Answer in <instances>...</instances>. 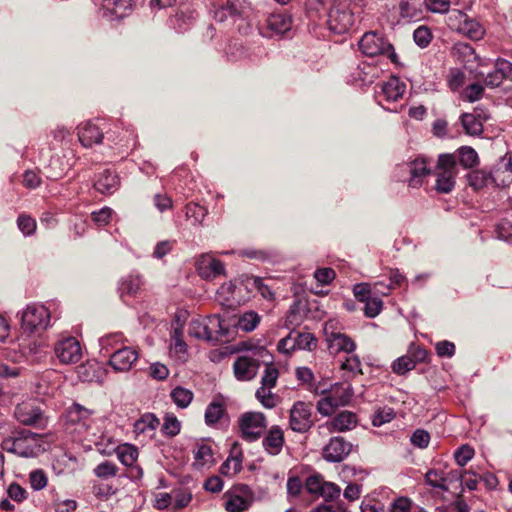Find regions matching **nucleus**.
<instances>
[{"instance_id": "obj_1", "label": "nucleus", "mask_w": 512, "mask_h": 512, "mask_svg": "<svg viewBox=\"0 0 512 512\" xmlns=\"http://www.w3.org/2000/svg\"><path fill=\"white\" fill-rule=\"evenodd\" d=\"M47 446L43 435L26 429L14 433L2 442L3 450L21 457H35L44 452Z\"/></svg>"}, {"instance_id": "obj_2", "label": "nucleus", "mask_w": 512, "mask_h": 512, "mask_svg": "<svg viewBox=\"0 0 512 512\" xmlns=\"http://www.w3.org/2000/svg\"><path fill=\"white\" fill-rule=\"evenodd\" d=\"M314 393L318 395H324L322 399L317 402V410L323 416L330 415L337 407L347 405L352 396L353 389L351 384L335 383L330 388H324L321 384H318Z\"/></svg>"}, {"instance_id": "obj_3", "label": "nucleus", "mask_w": 512, "mask_h": 512, "mask_svg": "<svg viewBox=\"0 0 512 512\" xmlns=\"http://www.w3.org/2000/svg\"><path fill=\"white\" fill-rule=\"evenodd\" d=\"M458 174L457 161L454 154H440L436 166L435 188L440 193L453 190Z\"/></svg>"}, {"instance_id": "obj_4", "label": "nucleus", "mask_w": 512, "mask_h": 512, "mask_svg": "<svg viewBox=\"0 0 512 512\" xmlns=\"http://www.w3.org/2000/svg\"><path fill=\"white\" fill-rule=\"evenodd\" d=\"M323 333L331 354L352 353L356 348L355 342L348 335L341 332L336 320L327 321L324 324Z\"/></svg>"}, {"instance_id": "obj_5", "label": "nucleus", "mask_w": 512, "mask_h": 512, "mask_svg": "<svg viewBox=\"0 0 512 512\" xmlns=\"http://www.w3.org/2000/svg\"><path fill=\"white\" fill-rule=\"evenodd\" d=\"M50 321V313L43 305H29L22 314V329L33 333L45 330Z\"/></svg>"}, {"instance_id": "obj_6", "label": "nucleus", "mask_w": 512, "mask_h": 512, "mask_svg": "<svg viewBox=\"0 0 512 512\" xmlns=\"http://www.w3.org/2000/svg\"><path fill=\"white\" fill-rule=\"evenodd\" d=\"M267 423L263 413L247 412L239 418L241 436L246 441L252 442L260 438L266 429Z\"/></svg>"}, {"instance_id": "obj_7", "label": "nucleus", "mask_w": 512, "mask_h": 512, "mask_svg": "<svg viewBox=\"0 0 512 512\" xmlns=\"http://www.w3.org/2000/svg\"><path fill=\"white\" fill-rule=\"evenodd\" d=\"M241 8L242 3L240 0H228L224 6L217 9L214 13L216 23L223 24V26L214 27V29H232L231 26L237 21L242 23L244 20Z\"/></svg>"}, {"instance_id": "obj_8", "label": "nucleus", "mask_w": 512, "mask_h": 512, "mask_svg": "<svg viewBox=\"0 0 512 512\" xmlns=\"http://www.w3.org/2000/svg\"><path fill=\"white\" fill-rule=\"evenodd\" d=\"M290 427L298 433L307 432L313 425L311 405L299 401L290 410Z\"/></svg>"}, {"instance_id": "obj_9", "label": "nucleus", "mask_w": 512, "mask_h": 512, "mask_svg": "<svg viewBox=\"0 0 512 512\" xmlns=\"http://www.w3.org/2000/svg\"><path fill=\"white\" fill-rule=\"evenodd\" d=\"M56 357L62 364H74L82 358V348L74 337L59 340L54 347Z\"/></svg>"}, {"instance_id": "obj_10", "label": "nucleus", "mask_w": 512, "mask_h": 512, "mask_svg": "<svg viewBox=\"0 0 512 512\" xmlns=\"http://www.w3.org/2000/svg\"><path fill=\"white\" fill-rule=\"evenodd\" d=\"M357 416L350 411H342L332 419L318 426L320 434H332L335 432H346L355 428Z\"/></svg>"}, {"instance_id": "obj_11", "label": "nucleus", "mask_w": 512, "mask_h": 512, "mask_svg": "<svg viewBox=\"0 0 512 512\" xmlns=\"http://www.w3.org/2000/svg\"><path fill=\"white\" fill-rule=\"evenodd\" d=\"M92 413L91 410L79 404H73L66 411L67 429L75 426L71 432L82 433L90 426Z\"/></svg>"}, {"instance_id": "obj_12", "label": "nucleus", "mask_w": 512, "mask_h": 512, "mask_svg": "<svg viewBox=\"0 0 512 512\" xmlns=\"http://www.w3.org/2000/svg\"><path fill=\"white\" fill-rule=\"evenodd\" d=\"M352 444L343 437H332L323 448V458L332 463L342 462L351 452Z\"/></svg>"}, {"instance_id": "obj_13", "label": "nucleus", "mask_w": 512, "mask_h": 512, "mask_svg": "<svg viewBox=\"0 0 512 512\" xmlns=\"http://www.w3.org/2000/svg\"><path fill=\"white\" fill-rule=\"evenodd\" d=\"M138 359V352L129 347L117 348L109 359V365L117 372L129 371Z\"/></svg>"}, {"instance_id": "obj_14", "label": "nucleus", "mask_w": 512, "mask_h": 512, "mask_svg": "<svg viewBox=\"0 0 512 512\" xmlns=\"http://www.w3.org/2000/svg\"><path fill=\"white\" fill-rule=\"evenodd\" d=\"M359 48L363 54L374 57L391 50L392 46L385 41L382 34H363L359 41Z\"/></svg>"}, {"instance_id": "obj_15", "label": "nucleus", "mask_w": 512, "mask_h": 512, "mask_svg": "<svg viewBox=\"0 0 512 512\" xmlns=\"http://www.w3.org/2000/svg\"><path fill=\"white\" fill-rule=\"evenodd\" d=\"M423 0H404L399 4L400 19L398 25L416 22L423 18Z\"/></svg>"}, {"instance_id": "obj_16", "label": "nucleus", "mask_w": 512, "mask_h": 512, "mask_svg": "<svg viewBox=\"0 0 512 512\" xmlns=\"http://www.w3.org/2000/svg\"><path fill=\"white\" fill-rule=\"evenodd\" d=\"M16 419L24 425H38L42 422V412L32 401H25L15 408Z\"/></svg>"}, {"instance_id": "obj_17", "label": "nucleus", "mask_w": 512, "mask_h": 512, "mask_svg": "<svg viewBox=\"0 0 512 512\" xmlns=\"http://www.w3.org/2000/svg\"><path fill=\"white\" fill-rule=\"evenodd\" d=\"M233 367L236 378L241 381H247L256 376L259 362L248 356H240L235 361Z\"/></svg>"}, {"instance_id": "obj_18", "label": "nucleus", "mask_w": 512, "mask_h": 512, "mask_svg": "<svg viewBox=\"0 0 512 512\" xmlns=\"http://www.w3.org/2000/svg\"><path fill=\"white\" fill-rule=\"evenodd\" d=\"M197 270L202 278L211 279L221 275L224 272V267L222 262L205 254L198 260Z\"/></svg>"}, {"instance_id": "obj_19", "label": "nucleus", "mask_w": 512, "mask_h": 512, "mask_svg": "<svg viewBox=\"0 0 512 512\" xmlns=\"http://www.w3.org/2000/svg\"><path fill=\"white\" fill-rule=\"evenodd\" d=\"M78 138L84 147H91L102 142L103 133L97 125L86 121L78 126Z\"/></svg>"}, {"instance_id": "obj_20", "label": "nucleus", "mask_w": 512, "mask_h": 512, "mask_svg": "<svg viewBox=\"0 0 512 512\" xmlns=\"http://www.w3.org/2000/svg\"><path fill=\"white\" fill-rule=\"evenodd\" d=\"M491 181L498 187H506L512 182V158L504 157L492 170Z\"/></svg>"}, {"instance_id": "obj_21", "label": "nucleus", "mask_w": 512, "mask_h": 512, "mask_svg": "<svg viewBox=\"0 0 512 512\" xmlns=\"http://www.w3.org/2000/svg\"><path fill=\"white\" fill-rule=\"evenodd\" d=\"M406 166L410 173V178L408 180L409 186L414 188L419 187L422 184L423 178L429 175L431 172V169L428 166L427 160L425 158H416L415 160L409 162Z\"/></svg>"}, {"instance_id": "obj_22", "label": "nucleus", "mask_w": 512, "mask_h": 512, "mask_svg": "<svg viewBox=\"0 0 512 512\" xmlns=\"http://www.w3.org/2000/svg\"><path fill=\"white\" fill-rule=\"evenodd\" d=\"M242 469V452L237 442H234L230 455L220 467V473L224 476L231 477Z\"/></svg>"}, {"instance_id": "obj_23", "label": "nucleus", "mask_w": 512, "mask_h": 512, "mask_svg": "<svg viewBox=\"0 0 512 512\" xmlns=\"http://www.w3.org/2000/svg\"><path fill=\"white\" fill-rule=\"evenodd\" d=\"M267 26L271 32H290L293 27V19L285 11L273 12L267 18Z\"/></svg>"}, {"instance_id": "obj_24", "label": "nucleus", "mask_w": 512, "mask_h": 512, "mask_svg": "<svg viewBox=\"0 0 512 512\" xmlns=\"http://www.w3.org/2000/svg\"><path fill=\"white\" fill-rule=\"evenodd\" d=\"M449 20H454L458 23L457 27L449 24L450 28L455 30V32H478L481 29L480 24L476 20L469 18L467 14L459 10H454Z\"/></svg>"}, {"instance_id": "obj_25", "label": "nucleus", "mask_w": 512, "mask_h": 512, "mask_svg": "<svg viewBox=\"0 0 512 512\" xmlns=\"http://www.w3.org/2000/svg\"><path fill=\"white\" fill-rule=\"evenodd\" d=\"M193 455V466L198 470L209 468L214 464V454L210 445L204 443L197 444L193 450Z\"/></svg>"}, {"instance_id": "obj_26", "label": "nucleus", "mask_w": 512, "mask_h": 512, "mask_svg": "<svg viewBox=\"0 0 512 512\" xmlns=\"http://www.w3.org/2000/svg\"><path fill=\"white\" fill-rule=\"evenodd\" d=\"M284 444L283 431L279 426H273L263 440L265 450L271 455L280 453Z\"/></svg>"}, {"instance_id": "obj_27", "label": "nucleus", "mask_w": 512, "mask_h": 512, "mask_svg": "<svg viewBox=\"0 0 512 512\" xmlns=\"http://www.w3.org/2000/svg\"><path fill=\"white\" fill-rule=\"evenodd\" d=\"M118 186V176L109 170H104L100 173L94 183L96 190L102 194H111L117 190Z\"/></svg>"}, {"instance_id": "obj_28", "label": "nucleus", "mask_w": 512, "mask_h": 512, "mask_svg": "<svg viewBox=\"0 0 512 512\" xmlns=\"http://www.w3.org/2000/svg\"><path fill=\"white\" fill-rule=\"evenodd\" d=\"M406 85L397 77H391L382 85L381 91L387 101H397L402 98Z\"/></svg>"}, {"instance_id": "obj_29", "label": "nucleus", "mask_w": 512, "mask_h": 512, "mask_svg": "<svg viewBox=\"0 0 512 512\" xmlns=\"http://www.w3.org/2000/svg\"><path fill=\"white\" fill-rule=\"evenodd\" d=\"M103 7L117 18H123L132 11L133 0H103Z\"/></svg>"}, {"instance_id": "obj_30", "label": "nucleus", "mask_w": 512, "mask_h": 512, "mask_svg": "<svg viewBox=\"0 0 512 512\" xmlns=\"http://www.w3.org/2000/svg\"><path fill=\"white\" fill-rule=\"evenodd\" d=\"M142 286V279L139 275H128L123 278L120 285L119 291L123 298L124 296H136Z\"/></svg>"}, {"instance_id": "obj_31", "label": "nucleus", "mask_w": 512, "mask_h": 512, "mask_svg": "<svg viewBox=\"0 0 512 512\" xmlns=\"http://www.w3.org/2000/svg\"><path fill=\"white\" fill-rule=\"evenodd\" d=\"M196 20V15L194 11L189 8L180 9L176 12L174 17L171 19V23L176 29H191L193 23Z\"/></svg>"}, {"instance_id": "obj_32", "label": "nucleus", "mask_w": 512, "mask_h": 512, "mask_svg": "<svg viewBox=\"0 0 512 512\" xmlns=\"http://www.w3.org/2000/svg\"><path fill=\"white\" fill-rule=\"evenodd\" d=\"M116 454L119 461L129 467H132L138 459V449L128 443L118 446L116 448Z\"/></svg>"}, {"instance_id": "obj_33", "label": "nucleus", "mask_w": 512, "mask_h": 512, "mask_svg": "<svg viewBox=\"0 0 512 512\" xmlns=\"http://www.w3.org/2000/svg\"><path fill=\"white\" fill-rule=\"evenodd\" d=\"M456 153L457 156L455 155V157L458 158L460 165L466 169L473 168L479 163L477 152L470 146H462Z\"/></svg>"}, {"instance_id": "obj_34", "label": "nucleus", "mask_w": 512, "mask_h": 512, "mask_svg": "<svg viewBox=\"0 0 512 512\" xmlns=\"http://www.w3.org/2000/svg\"><path fill=\"white\" fill-rule=\"evenodd\" d=\"M210 336V340H218L219 337L225 335V328L223 326V320L217 314L210 315L204 318Z\"/></svg>"}, {"instance_id": "obj_35", "label": "nucleus", "mask_w": 512, "mask_h": 512, "mask_svg": "<svg viewBox=\"0 0 512 512\" xmlns=\"http://www.w3.org/2000/svg\"><path fill=\"white\" fill-rule=\"evenodd\" d=\"M425 480L433 488L447 491L445 484V470L442 468H432L425 474Z\"/></svg>"}, {"instance_id": "obj_36", "label": "nucleus", "mask_w": 512, "mask_h": 512, "mask_svg": "<svg viewBox=\"0 0 512 512\" xmlns=\"http://www.w3.org/2000/svg\"><path fill=\"white\" fill-rule=\"evenodd\" d=\"M225 407L220 401H212L205 411V422L208 425L217 423L224 415Z\"/></svg>"}, {"instance_id": "obj_37", "label": "nucleus", "mask_w": 512, "mask_h": 512, "mask_svg": "<svg viewBox=\"0 0 512 512\" xmlns=\"http://www.w3.org/2000/svg\"><path fill=\"white\" fill-rule=\"evenodd\" d=\"M171 398L179 408H186L193 400V393L189 389L176 387L171 391Z\"/></svg>"}, {"instance_id": "obj_38", "label": "nucleus", "mask_w": 512, "mask_h": 512, "mask_svg": "<svg viewBox=\"0 0 512 512\" xmlns=\"http://www.w3.org/2000/svg\"><path fill=\"white\" fill-rule=\"evenodd\" d=\"M188 334L197 339L210 340L205 319H193L188 326Z\"/></svg>"}, {"instance_id": "obj_39", "label": "nucleus", "mask_w": 512, "mask_h": 512, "mask_svg": "<svg viewBox=\"0 0 512 512\" xmlns=\"http://www.w3.org/2000/svg\"><path fill=\"white\" fill-rule=\"evenodd\" d=\"M461 123L464 130L469 135H479L483 130L482 123L474 114L464 113L461 116Z\"/></svg>"}, {"instance_id": "obj_40", "label": "nucleus", "mask_w": 512, "mask_h": 512, "mask_svg": "<svg viewBox=\"0 0 512 512\" xmlns=\"http://www.w3.org/2000/svg\"><path fill=\"white\" fill-rule=\"evenodd\" d=\"M260 316L254 311L245 312L238 321V326L245 332L253 331L260 323Z\"/></svg>"}, {"instance_id": "obj_41", "label": "nucleus", "mask_w": 512, "mask_h": 512, "mask_svg": "<svg viewBox=\"0 0 512 512\" xmlns=\"http://www.w3.org/2000/svg\"><path fill=\"white\" fill-rule=\"evenodd\" d=\"M251 503L252 501L248 498L239 495H231L225 507L229 512H243L250 507Z\"/></svg>"}, {"instance_id": "obj_42", "label": "nucleus", "mask_w": 512, "mask_h": 512, "mask_svg": "<svg viewBox=\"0 0 512 512\" xmlns=\"http://www.w3.org/2000/svg\"><path fill=\"white\" fill-rule=\"evenodd\" d=\"M271 387L261 385L256 391V398L266 408H273L277 405L278 398L271 392Z\"/></svg>"}, {"instance_id": "obj_43", "label": "nucleus", "mask_w": 512, "mask_h": 512, "mask_svg": "<svg viewBox=\"0 0 512 512\" xmlns=\"http://www.w3.org/2000/svg\"><path fill=\"white\" fill-rule=\"evenodd\" d=\"M468 181L475 190L482 189L491 181V173L488 174L483 170H474L469 174Z\"/></svg>"}, {"instance_id": "obj_44", "label": "nucleus", "mask_w": 512, "mask_h": 512, "mask_svg": "<svg viewBox=\"0 0 512 512\" xmlns=\"http://www.w3.org/2000/svg\"><path fill=\"white\" fill-rule=\"evenodd\" d=\"M294 338L296 349L312 351L317 346V339L311 333H298Z\"/></svg>"}, {"instance_id": "obj_45", "label": "nucleus", "mask_w": 512, "mask_h": 512, "mask_svg": "<svg viewBox=\"0 0 512 512\" xmlns=\"http://www.w3.org/2000/svg\"><path fill=\"white\" fill-rule=\"evenodd\" d=\"M415 361L407 354L394 361L392 369L396 374L403 375L415 368Z\"/></svg>"}, {"instance_id": "obj_46", "label": "nucleus", "mask_w": 512, "mask_h": 512, "mask_svg": "<svg viewBox=\"0 0 512 512\" xmlns=\"http://www.w3.org/2000/svg\"><path fill=\"white\" fill-rule=\"evenodd\" d=\"M185 214L188 219H193V225H199L207 215V210L198 204L189 203L186 206Z\"/></svg>"}, {"instance_id": "obj_47", "label": "nucleus", "mask_w": 512, "mask_h": 512, "mask_svg": "<svg viewBox=\"0 0 512 512\" xmlns=\"http://www.w3.org/2000/svg\"><path fill=\"white\" fill-rule=\"evenodd\" d=\"M158 425L159 420L153 414H145L135 423V430L144 433L156 429Z\"/></svg>"}, {"instance_id": "obj_48", "label": "nucleus", "mask_w": 512, "mask_h": 512, "mask_svg": "<svg viewBox=\"0 0 512 512\" xmlns=\"http://www.w3.org/2000/svg\"><path fill=\"white\" fill-rule=\"evenodd\" d=\"M171 349L174 353L180 355L185 354L187 351V345L183 340V332L179 327L174 328L172 336H171Z\"/></svg>"}, {"instance_id": "obj_49", "label": "nucleus", "mask_w": 512, "mask_h": 512, "mask_svg": "<svg viewBox=\"0 0 512 512\" xmlns=\"http://www.w3.org/2000/svg\"><path fill=\"white\" fill-rule=\"evenodd\" d=\"M117 471L118 467L114 463L109 461H104L98 464L93 470L94 474L102 479H107L116 476Z\"/></svg>"}, {"instance_id": "obj_50", "label": "nucleus", "mask_w": 512, "mask_h": 512, "mask_svg": "<svg viewBox=\"0 0 512 512\" xmlns=\"http://www.w3.org/2000/svg\"><path fill=\"white\" fill-rule=\"evenodd\" d=\"M474 449L469 445L460 446L454 453V458L459 466H465L474 456Z\"/></svg>"}, {"instance_id": "obj_51", "label": "nucleus", "mask_w": 512, "mask_h": 512, "mask_svg": "<svg viewBox=\"0 0 512 512\" xmlns=\"http://www.w3.org/2000/svg\"><path fill=\"white\" fill-rule=\"evenodd\" d=\"M168 497L175 508H184L192 500L191 493L184 490L174 491Z\"/></svg>"}, {"instance_id": "obj_52", "label": "nucleus", "mask_w": 512, "mask_h": 512, "mask_svg": "<svg viewBox=\"0 0 512 512\" xmlns=\"http://www.w3.org/2000/svg\"><path fill=\"white\" fill-rule=\"evenodd\" d=\"M19 346L21 347V354H16L11 357L15 362L19 361L22 356L37 355L41 350V345L35 340H30L27 343H21Z\"/></svg>"}, {"instance_id": "obj_53", "label": "nucleus", "mask_w": 512, "mask_h": 512, "mask_svg": "<svg viewBox=\"0 0 512 512\" xmlns=\"http://www.w3.org/2000/svg\"><path fill=\"white\" fill-rule=\"evenodd\" d=\"M17 225L20 231L26 236L33 234L36 230L35 219L26 214L19 215Z\"/></svg>"}, {"instance_id": "obj_54", "label": "nucleus", "mask_w": 512, "mask_h": 512, "mask_svg": "<svg viewBox=\"0 0 512 512\" xmlns=\"http://www.w3.org/2000/svg\"><path fill=\"white\" fill-rule=\"evenodd\" d=\"M341 488L333 482L325 481L322 487L320 496H322L326 502L334 501L340 497Z\"/></svg>"}, {"instance_id": "obj_55", "label": "nucleus", "mask_w": 512, "mask_h": 512, "mask_svg": "<svg viewBox=\"0 0 512 512\" xmlns=\"http://www.w3.org/2000/svg\"><path fill=\"white\" fill-rule=\"evenodd\" d=\"M180 427V422L174 415L167 414L165 416L164 423L162 426L164 434L172 437L176 436L180 432Z\"/></svg>"}, {"instance_id": "obj_56", "label": "nucleus", "mask_w": 512, "mask_h": 512, "mask_svg": "<svg viewBox=\"0 0 512 512\" xmlns=\"http://www.w3.org/2000/svg\"><path fill=\"white\" fill-rule=\"evenodd\" d=\"M394 418V411L391 408L379 409L375 412L372 418V424L375 427H380L385 423L390 422Z\"/></svg>"}, {"instance_id": "obj_57", "label": "nucleus", "mask_w": 512, "mask_h": 512, "mask_svg": "<svg viewBox=\"0 0 512 512\" xmlns=\"http://www.w3.org/2000/svg\"><path fill=\"white\" fill-rule=\"evenodd\" d=\"M383 302L380 298H369L365 301L364 312L369 318L376 317L382 310Z\"/></svg>"}, {"instance_id": "obj_58", "label": "nucleus", "mask_w": 512, "mask_h": 512, "mask_svg": "<svg viewBox=\"0 0 512 512\" xmlns=\"http://www.w3.org/2000/svg\"><path fill=\"white\" fill-rule=\"evenodd\" d=\"M465 74L458 68H452L449 71L447 82L451 90H457L464 84Z\"/></svg>"}, {"instance_id": "obj_59", "label": "nucleus", "mask_w": 512, "mask_h": 512, "mask_svg": "<svg viewBox=\"0 0 512 512\" xmlns=\"http://www.w3.org/2000/svg\"><path fill=\"white\" fill-rule=\"evenodd\" d=\"M454 51L459 56H462V61L465 63H469L472 60H477V56L472 46L466 43H458L454 47Z\"/></svg>"}, {"instance_id": "obj_60", "label": "nucleus", "mask_w": 512, "mask_h": 512, "mask_svg": "<svg viewBox=\"0 0 512 512\" xmlns=\"http://www.w3.org/2000/svg\"><path fill=\"white\" fill-rule=\"evenodd\" d=\"M424 6L433 13H446L450 8V0H423Z\"/></svg>"}, {"instance_id": "obj_61", "label": "nucleus", "mask_w": 512, "mask_h": 512, "mask_svg": "<svg viewBox=\"0 0 512 512\" xmlns=\"http://www.w3.org/2000/svg\"><path fill=\"white\" fill-rule=\"evenodd\" d=\"M484 92V88L479 83H473L469 85L463 92V98L469 102H475L479 100Z\"/></svg>"}, {"instance_id": "obj_62", "label": "nucleus", "mask_w": 512, "mask_h": 512, "mask_svg": "<svg viewBox=\"0 0 512 512\" xmlns=\"http://www.w3.org/2000/svg\"><path fill=\"white\" fill-rule=\"evenodd\" d=\"M341 369L347 371L353 376L362 373L361 362L355 355L347 357L346 360L342 362Z\"/></svg>"}, {"instance_id": "obj_63", "label": "nucleus", "mask_w": 512, "mask_h": 512, "mask_svg": "<svg viewBox=\"0 0 512 512\" xmlns=\"http://www.w3.org/2000/svg\"><path fill=\"white\" fill-rule=\"evenodd\" d=\"M411 443L418 448H426L430 442V435L427 431L417 429L411 436Z\"/></svg>"}, {"instance_id": "obj_64", "label": "nucleus", "mask_w": 512, "mask_h": 512, "mask_svg": "<svg viewBox=\"0 0 512 512\" xmlns=\"http://www.w3.org/2000/svg\"><path fill=\"white\" fill-rule=\"evenodd\" d=\"M313 512H348L347 507L341 501L334 504H320L313 509Z\"/></svg>"}]
</instances>
